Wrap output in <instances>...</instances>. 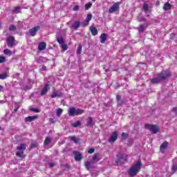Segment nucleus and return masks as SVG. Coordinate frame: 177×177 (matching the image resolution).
I'll return each mask as SVG.
<instances>
[{"instance_id": "8fccbe9b", "label": "nucleus", "mask_w": 177, "mask_h": 177, "mask_svg": "<svg viewBox=\"0 0 177 177\" xmlns=\"http://www.w3.org/2000/svg\"><path fill=\"white\" fill-rule=\"evenodd\" d=\"M41 71H46V66H43L41 68Z\"/></svg>"}, {"instance_id": "a211bd4d", "label": "nucleus", "mask_w": 177, "mask_h": 177, "mask_svg": "<svg viewBox=\"0 0 177 177\" xmlns=\"http://www.w3.org/2000/svg\"><path fill=\"white\" fill-rule=\"evenodd\" d=\"M100 38L101 44H104V42L107 41V35H106V33H102L101 34Z\"/></svg>"}, {"instance_id": "4be33fe9", "label": "nucleus", "mask_w": 177, "mask_h": 177, "mask_svg": "<svg viewBox=\"0 0 177 177\" xmlns=\"http://www.w3.org/2000/svg\"><path fill=\"white\" fill-rule=\"evenodd\" d=\"M92 35H97V29L93 26L90 27Z\"/></svg>"}, {"instance_id": "3c124183", "label": "nucleus", "mask_w": 177, "mask_h": 177, "mask_svg": "<svg viewBox=\"0 0 177 177\" xmlns=\"http://www.w3.org/2000/svg\"><path fill=\"white\" fill-rule=\"evenodd\" d=\"M78 9H80V7H78V6H76L74 7L73 10H78Z\"/></svg>"}, {"instance_id": "bb28decb", "label": "nucleus", "mask_w": 177, "mask_h": 177, "mask_svg": "<svg viewBox=\"0 0 177 177\" xmlns=\"http://www.w3.org/2000/svg\"><path fill=\"white\" fill-rule=\"evenodd\" d=\"M50 142H52V139L50 138H49V137H46L45 140H44V145L46 146H48V145H49Z\"/></svg>"}, {"instance_id": "5701e85b", "label": "nucleus", "mask_w": 177, "mask_h": 177, "mask_svg": "<svg viewBox=\"0 0 177 177\" xmlns=\"http://www.w3.org/2000/svg\"><path fill=\"white\" fill-rule=\"evenodd\" d=\"M86 122L87 127H92V125L93 124V120L92 119V118H88L86 119Z\"/></svg>"}, {"instance_id": "ddd939ff", "label": "nucleus", "mask_w": 177, "mask_h": 177, "mask_svg": "<svg viewBox=\"0 0 177 177\" xmlns=\"http://www.w3.org/2000/svg\"><path fill=\"white\" fill-rule=\"evenodd\" d=\"M92 14H88L87 15V17H86V21H84L83 23H82V26L83 27H86V26H88L89 25V21L91 20H92Z\"/></svg>"}, {"instance_id": "72a5a7b5", "label": "nucleus", "mask_w": 177, "mask_h": 177, "mask_svg": "<svg viewBox=\"0 0 177 177\" xmlns=\"http://www.w3.org/2000/svg\"><path fill=\"white\" fill-rule=\"evenodd\" d=\"M62 113H63V109L59 108L57 110V117H60V115H62Z\"/></svg>"}, {"instance_id": "2eb2a0df", "label": "nucleus", "mask_w": 177, "mask_h": 177, "mask_svg": "<svg viewBox=\"0 0 177 177\" xmlns=\"http://www.w3.org/2000/svg\"><path fill=\"white\" fill-rule=\"evenodd\" d=\"M38 118V116L37 115H32V116H28L25 118L26 122H32V121H35Z\"/></svg>"}, {"instance_id": "864d4df0", "label": "nucleus", "mask_w": 177, "mask_h": 177, "mask_svg": "<svg viewBox=\"0 0 177 177\" xmlns=\"http://www.w3.org/2000/svg\"><path fill=\"white\" fill-rule=\"evenodd\" d=\"M173 111H174V113H175L176 114H177V108L173 109Z\"/></svg>"}, {"instance_id": "20e7f679", "label": "nucleus", "mask_w": 177, "mask_h": 177, "mask_svg": "<svg viewBox=\"0 0 177 177\" xmlns=\"http://www.w3.org/2000/svg\"><path fill=\"white\" fill-rule=\"evenodd\" d=\"M27 145L26 144H21L19 146L17 147V151L16 152V156L17 157H23V154H24V150H26Z\"/></svg>"}, {"instance_id": "473e14b6", "label": "nucleus", "mask_w": 177, "mask_h": 177, "mask_svg": "<svg viewBox=\"0 0 177 177\" xmlns=\"http://www.w3.org/2000/svg\"><path fill=\"white\" fill-rule=\"evenodd\" d=\"M57 42L60 44L62 45L63 44H64V40L63 39V37H57Z\"/></svg>"}, {"instance_id": "f03ea898", "label": "nucleus", "mask_w": 177, "mask_h": 177, "mask_svg": "<svg viewBox=\"0 0 177 177\" xmlns=\"http://www.w3.org/2000/svg\"><path fill=\"white\" fill-rule=\"evenodd\" d=\"M140 168H142V162L138 161L137 163L133 165L129 170V176H136V175H138V173L140 171Z\"/></svg>"}, {"instance_id": "603ef678", "label": "nucleus", "mask_w": 177, "mask_h": 177, "mask_svg": "<svg viewBox=\"0 0 177 177\" xmlns=\"http://www.w3.org/2000/svg\"><path fill=\"white\" fill-rule=\"evenodd\" d=\"M3 91V86L0 85V92H2Z\"/></svg>"}, {"instance_id": "6e6552de", "label": "nucleus", "mask_w": 177, "mask_h": 177, "mask_svg": "<svg viewBox=\"0 0 177 177\" xmlns=\"http://www.w3.org/2000/svg\"><path fill=\"white\" fill-rule=\"evenodd\" d=\"M62 96H63V93H62L60 90L54 89L50 95V97L52 99H55V97H62Z\"/></svg>"}, {"instance_id": "393cba45", "label": "nucleus", "mask_w": 177, "mask_h": 177, "mask_svg": "<svg viewBox=\"0 0 177 177\" xmlns=\"http://www.w3.org/2000/svg\"><path fill=\"white\" fill-rule=\"evenodd\" d=\"M92 162H89V161L85 162L84 165L86 169L89 170L90 168H92Z\"/></svg>"}, {"instance_id": "7c9ffc66", "label": "nucleus", "mask_w": 177, "mask_h": 177, "mask_svg": "<svg viewBox=\"0 0 177 177\" xmlns=\"http://www.w3.org/2000/svg\"><path fill=\"white\" fill-rule=\"evenodd\" d=\"M8 78V73H3L0 74V80H6Z\"/></svg>"}, {"instance_id": "412c9836", "label": "nucleus", "mask_w": 177, "mask_h": 177, "mask_svg": "<svg viewBox=\"0 0 177 177\" xmlns=\"http://www.w3.org/2000/svg\"><path fill=\"white\" fill-rule=\"evenodd\" d=\"M167 147H168V142H163L160 147V151H164L165 149H167Z\"/></svg>"}, {"instance_id": "de8ad7c7", "label": "nucleus", "mask_w": 177, "mask_h": 177, "mask_svg": "<svg viewBox=\"0 0 177 177\" xmlns=\"http://www.w3.org/2000/svg\"><path fill=\"white\" fill-rule=\"evenodd\" d=\"M48 165H49L50 168H53V167H55L56 165V164L53 163V162H50L48 164Z\"/></svg>"}, {"instance_id": "39448f33", "label": "nucleus", "mask_w": 177, "mask_h": 177, "mask_svg": "<svg viewBox=\"0 0 177 177\" xmlns=\"http://www.w3.org/2000/svg\"><path fill=\"white\" fill-rule=\"evenodd\" d=\"M145 128L153 134L158 133V132L160 131V128H158L157 125L154 124H145Z\"/></svg>"}, {"instance_id": "a18cd8bd", "label": "nucleus", "mask_w": 177, "mask_h": 177, "mask_svg": "<svg viewBox=\"0 0 177 177\" xmlns=\"http://www.w3.org/2000/svg\"><path fill=\"white\" fill-rule=\"evenodd\" d=\"M122 139H127L128 138V134L126 133H122Z\"/></svg>"}, {"instance_id": "dca6fc26", "label": "nucleus", "mask_w": 177, "mask_h": 177, "mask_svg": "<svg viewBox=\"0 0 177 177\" xmlns=\"http://www.w3.org/2000/svg\"><path fill=\"white\" fill-rule=\"evenodd\" d=\"M75 161H81L82 160V155L80 152L74 151Z\"/></svg>"}, {"instance_id": "f704fd0d", "label": "nucleus", "mask_w": 177, "mask_h": 177, "mask_svg": "<svg viewBox=\"0 0 177 177\" xmlns=\"http://www.w3.org/2000/svg\"><path fill=\"white\" fill-rule=\"evenodd\" d=\"M145 30H146V27H145V26H143V25H140L138 28V31H140V32H143V31H145Z\"/></svg>"}, {"instance_id": "2f4dec72", "label": "nucleus", "mask_w": 177, "mask_h": 177, "mask_svg": "<svg viewBox=\"0 0 177 177\" xmlns=\"http://www.w3.org/2000/svg\"><path fill=\"white\" fill-rule=\"evenodd\" d=\"M91 8H92V3L91 2L86 3L84 6L85 10H88V9H91Z\"/></svg>"}, {"instance_id": "58836bf2", "label": "nucleus", "mask_w": 177, "mask_h": 177, "mask_svg": "<svg viewBox=\"0 0 177 177\" xmlns=\"http://www.w3.org/2000/svg\"><path fill=\"white\" fill-rule=\"evenodd\" d=\"M143 10L145 11V12H148L149 11V5L145 3L143 5Z\"/></svg>"}, {"instance_id": "f3484780", "label": "nucleus", "mask_w": 177, "mask_h": 177, "mask_svg": "<svg viewBox=\"0 0 177 177\" xmlns=\"http://www.w3.org/2000/svg\"><path fill=\"white\" fill-rule=\"evenodd\" d=\"M116 100L118 102V104L119 106H122L125 102H124V100L121 98V95H116Z\"/></svg>"}, {"instance_id": "f8f14e48", "label": "nucleus", "mask_w": 177, "mask_h": 177, "mask_svg": "<svg viewBox=\"0 0 177 177\" xmlns=\"http://www.w3.org/2000/svg\"><path fill=\"white\" fill-rule=\"evenodd\" d=\"M124 161H127V157L122 154L118 155V159L116 160L117 164H122Z\"/></svg>"}, {"instance_id": "4c0bfd02", "label": "nucleus", "mask_w": 177, "mask_h": 177, "mask_svg": "<svg viewBox=\"0 0 177 177\" xmlns=\"http://www.w3.org/2000/svg\"><path fill=\"white\" fill-rule=\"evenodd\" d=\"M61 47L64 50H67V49L68 48V47L67 46V44H61Z\"/></svg>"}, {"instance_id": "aec40b11", "label": "nucleus", "mask_w": 177, "mask_h": 177, "mask_svg": "<svg viewBox=\"0 0 177 177\" xmlns=\"http://www.w3.org/2000/svg\"><path fill=\"white\" fill-rule=\"evenodd\" d=\"M100 160V155L99 153H95L93 157V162H98Z\"/></svg>"}, {"instance_id": "e433bc0d", "label": "nucleus", "mask_w": 177, "mask_h": 177, "mask_svg": "<svg viewBox=\"0 0 177 177\" xmlns=\"http://www.w3.org/2000/svg\"><path fill=\"white\" fill-rule=\"evenodd\" d=\"M17 28L15 25H10L9 27V31H16Z\"/></svg>"}, {"instance_id": "79ce46f5", "label": "nucleus", "mask_w": 177, "mask_h": 177, "mask_svg": "<svg viewBox=\"0 0 177 177\" xmlns=\"http://www.w3.org/2000/svg\"><path fill=\"white\" fill-rule=\"evenodd\" d=\"M38 146V142H32L30 145V147L32 149H34Z\"/></svg>"}, {"instance_id": "5fc2aeb1", "label": "nucleus", "mask_w": 177, "mask_h": 177, "mask_svg": "<svg viewBox=\"0 0 177 177\" xmlns=\"http://www.w3.org/2000/svg\"><path fill=\"white\" fill-rule=\"evenodd\" d=\"M64 167H65V168L68 169L70 168V165H65Z\"/></svg>"}, {"instance_id": "c03bdc74", "label": "nucleus", "mask_w": 177, "mask_h": 177, "mask_svg": "<svg viewBox=\"0 0 177 177\" xmlns=\"http://www.w3.org/2000/svg\"><path fill=\"white\" fill-rule=\"evenodd\" d=\"M88 154H93V153H95V149L91 148V149H88Z\"/></svg>"}, {"instance_id": "ea45409f", "label": "nucleus", "mask_w": 177, "mask_h": 177, "mask_svg": "<svg viewBox=\"0 0 177 177\" xmlns=\"http://www.w3.org/2000/svg\"><path fill=\"white\" fill-rule=\"evenodd\" d=\"M6 58L3 56H0V63H5Z\"/></svg>"}, {"instance_id": "4468645a", "label": "nucleus", "mask_w": 177, "mask_h": 177, "mask_svg": "<svg viewBox=\"0 0 177 177\" xmlns=\"http://www.w3.org/2000/svg\"><path fill=\"white\" fill-rule=\"evenodd\" d=\"M81 26V22L80 21H76L73 24H72L71 28V30H78Z\"/></svg>"}, {"instance_id": "b1692460", "label": "nucleus", "mask_w": 177, "mask_h": 177, "mask_svg": "<svg viewBox=\"0 0 177 177\" xmlns=\"http://www.w3.org/2000/svg\"><path fill=\"white\" fill-rule=\"evenodd\" d=\"M172 7V6H171L169 4V3H165V5L163 6V9L167 11V10H169V9H171V8Z\"/></svg>"}, {"instance_id": "052dcab7", "label": "nucleus", "mask_w": 177, "mask_h": 177, "mask_svg": "<svg viewBox=\"0 0 177 177\" xmlns=\"http://www.w3.org/2000/svg\"><path fill=\"white\" fill-rule=\"evenodd\" d=\"M0 28H1V24H0Z\"/></svg>"}, {"instance_id": "c9c22d12", "label": "nucleus", "mask_w": 177, "mask_h": 177, "mask_svg": "<svg viewBox=\"0 0 177 177\" xmlns=\"http://www.w3.org/2000/svg\"><path fill=\"white\" fill-rule=\"evenodd\" d=\"M69 139L72 140V142H74L75 143L78 142V140H77V138H75V136H71L69 137Z\"/></svg>"}, {"instance_id": "c756f323", "label": "nucleus", "mask_w": 177, "mask_h": 177, "mask_svg": "<svg viewBox=\"0 0 177 177\" xmlns=\"http://www.w3.org/2000/svg\"><path fill=\"white\" fill-rule=\"evenodd\" d=\"M82 52V46H81V44H79L77 49V54L81 55Z\"/></svg>"}, {"instance_id": "f257e3e1", "label": "nucleus", "mask_w": 177, "mask_h": 177, "mask_svg": "<svg viewBox=\"0 0 177 177\" xmlns=\"http://www.w3.org/2000/svg\"><path fill=\"white\" fill-rule=\"evenodd\" d=\"M171 77V72L169 71H165L157 75V77L151 80V84H160L161 81L167 80V78Z\"/></svg>"}, {"instance_id": "423d86ee", "label": "nucleus", "mask_w": 177, "mask_h": 177, "mask_svg": "<svg viewBox=\"0 0 177 177\" xmlns=\"http://www.w3.org/2000/svg\"><path fill=\"white\" fill-rule=\"evenodd\" d=\"M50 89V82H48L47 83H45L43 88H41L40 91L41 96H45L46 93H48V91Z\"/></svg>"}, {"instance_id": "9d476101", "label": "nucleus", "mask_w": 177, "mask_h": 177, "mask_svg": "<svg viewBox=\"0 0 177 177\" xmlns=\"http://www.w3.org/2000/svg\"><path fill=\"white\" fill-rule=\"evenodd\" d=\"M15 42H16V39L12 36L7 39V45L8 48H13L15 46Z\"/></svg>"}, {"instance_id": "09e8293b", "label": "nucleus", "mask_w": 177, "mask_h": 177, "mask_svg": "<svg viewBox=\"0 0 177 177\" xmlns=\"http://www.w3.org/2000/svg\"><path fill=\"white\" fill-rule=\"evenodd\" d=\"M32 111H34L35 113H39V109H32Z\"/></svg>"}, {"instance_id": "1a4fd4ad", "label": "nucleus", "mask_w": 177, "mask_h": 177, "mask_svg": "<svg viewBox=\"0 0 177 177\" xmlns=\"http://www.w3.org/2000/svg\"><path fill=\"white\" fill-rule=\"evenodd\" d=\"M120 9V2L115 3L109 10V13H114Z\"/></svg>"}, {"instance_id": "9b49d317", "label": "nucleus", "mask_w": 177, "mask_h": 177, "mask_svg": "<svg viewBox=\"0 0 177 177\" xmlns=\"http://www.w3.org/2000/svg\"><path fill=\"white\" fill-rule=\"evenodd\" d=\"M118 138V134L117 133V131L113 132L109 140V143H114V142L117 140Z\"/></svg>"}, {"instance_id": "37998d69", "label": "nucleus", "mask_w": 177, "mask_h": 177, "mask_svg": "<svg viewBox=\"0 0 177 177\" xmlns=\"http://www.w3.org/2000/svg\"><path fill=\"white\" fill-rule=\"evenodd\" d=\"M19 104L15 103L14 111L16 113V111H17V110H19Z\"/></svg>"}, {"instance_id": "7ed1b4c3", "label": "nucleus", "mask_w": 177, "mask_h": 177, "mask_svg": "<svg viewBox=\"0 0 177 177\" xmlns=\"http://www.w3.org/2000/svg\"><path fill=\"white\" fill-rule=\"evenodd\" d=\"M84 113H85V111L84 109L75 108L74 106L70 107L68 109V114L69 117H75V115H81V114H84Z\"/></svg>"}, {"instance_id": "13d9d810", "label": "nucleus", "mask_w": 177, "mask_h": 177, "mask_svg": "<svg viewBox=\"0 0 177 177\" xmlns=\"http://www.w3.org/2000/svg\"><path fill=\"white\" fill-rule=\"evenodd\" d=\"M1 129H2V128H1V127H0V130H1Z\"/></svg>"}, {"instance_id": "a19ab883", "label": "nucleus", "mask_w": 177, "mask_h": 177, "mask_svg": "<svg viewBox=\"0 0 177 177\" xmlns=\"http://www.w3.org/2000/svg\"><path fill=\"white\" fill-rule=\"evenodd\" d=\"M173 172H176L177 171V165L176 164H174L172 165V168H171Z\"/></svg>"}, {"instance_id": "6ab92c4d", "label": "nucleus", "mask_w": 177, "mask_h": 177, "mask_svg": "<svg viewBox=\"0 0 177 177\" xmlns=\"http://www.w3.org/2000/svg\"><path fill=\"white\" fill-rule=\"evenodd\" d=\"M38 49H39V50H45V49H46V43H45V42L39 43Z\"/></svg>"}, {"instance_id": "6e6d98bb", "label": "nucleus", "mask_w": 177, "mask_h": 177, "mask_svg": "<svg viewBox=\"0 0 177 177\" xmlns=\"http://www.w3.org/2000/svg\"><path fill=\"white\" fill-rule=\"evenodd\" d=\"M93 2H96V0H92Z\"/></svg>"}, {"instance_id": "bf43d9fd", "label": "nucleus", "mask_w": 177, "mask_h": 177, "mask_svg": "<svg viewBox=\"0 0 177 177\" xmlns=\"http://www.w3.org/2000/svg\"><path fill=\"white\" fill-rule=\"evenodd\" d=\"M41 59H44V57H41Z\"/></svg>"}, {"instance_id": "cd10ccee", "label": "nucleus", "mask_w": 177, "mask_h": 177, "mask_svg": "<svg viewBox=\"0 0 177 177\" xmlns=\"http://www.w3.org/2000/svg\"><path fill=\"white\" fill-rule=\"evenodd\" d=\"M3 53H4V55H7L8 56H12V51L8 48H6L3 50Z\"/></svg>"}, {"instance_id": "a878e982", "label": "nucleus", "mask_w": 177, "mask_h": 177, "mask_svg": "<svg viewBox=\"0 0 177 177\" xmlns=\"http://www.w3.org/2000/svg\"><path fill=\"white\" fill-rule=\"evenodd\" d=\"M12 13H21V8L20 7H15V9L12 10Z\"/></svg>"}, {"instance_id": "c85d7f7f", "label": "nucleus", "mask_w": 177, "mask_h": 177, "mask_svg": "<svg viewBox=\"0 0 177 177\" xmlns=\"http://www.w3.org/2000/svg\"><path fill=\"white\" fill-rule=\"evenodd\" d=\"M74 128H77V127H81V122L80 120L76 121L75 123L72 124Z\"/></svg>"}, {"instance_id": "4d7b16f0", "label": "nucleus", "mask_w": 177, "mask_h": 177, "mask_svg": "<svg viewBox=\"0 0 177 177\" xmlns=\"http://www.w3.org/2000/svg\"><path fill=\"white\" fill-rule=\"evenodd\" d=\"M143 20L142 19H140V21H142Z\"/></svg>"}, {"instance_id": "49530a36", "label": "nucleus", "mask_w": 177, "mask_h": 177, "mask_svg": "<svg viewBox=\"0 0 177 177\" xmlns=\"http://www.w3.org/2000/svg\"><path fill=\"white\" fill-rule=\"evenodd\" d=\"M24 91H28L30 89H31V86H24Z\"/></svg>"}, {"instance_id": "0eeeda50", "label": "nucleus", "mask_w": 177, "mask_h": 177, "mask_svg": "<svg viewBox=\"0 0 177 177\" xmlns=\"http://www.w3.org/2000/svg\"><path fill=\"white\" fill-rule=\"evenodd\" d=\"M41 30V26H37L29 30V34L31 37H35L37 35V32Z\"/></svg>"}]
</instances>
